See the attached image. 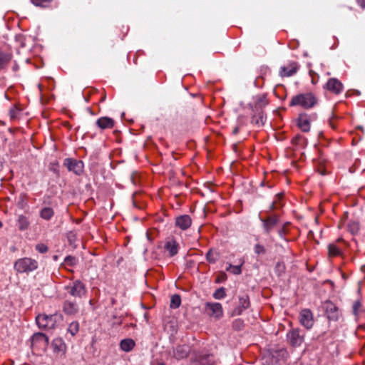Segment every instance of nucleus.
I'll return each mask as SVG.
<instances>
[{"mask_svg":"<svg viewBox=\"0 0 365 365\" xmlns=\"http://www.w3.org/2000/svg\"><path fill=\"white\" fill-rule=\"evenodd\" d=\"M361 304L359 301H355L352 306V312L355 316H358Z\"/></svg>","mask_w":365,"mask_h":365,"instance_id":"36","label":"nucleus"},{"mask_svg":"<svg viewBox=\"0 0 365 365\" xmlns=\"http://www.w3.org/2000/svg\"><path fill=\"white\" fill-rule=\"evenodd\" d=\"M266 252V250L264 248V246L259 245V244H257L255 246V252L257 254V255H263Z\"/></svg>","mask_w":365,"mask_h":365,"instance_id":"38","label":"nucleus"},{"mask_svg":"<svg viewBox=\"0 0 365 365\" xmlns=\"http://www.w3.org/2000/svg\"><path fill=\"white\" fill-rule=\"evenodd\" d=\"M344 242L342 238H338L336 242L330 243L328 245V255L329 257H334L341 255L342 247L338 246L336 243Z\"/></svg>","mask_w":365,"mask_h":365,"instance_id":"16","label":"nucleus"},{"mask_svg":"<svg viewBox=\"0 0 365 365\" xmlns=\"http://www.w3.org/2000/svg\"><path fill=\"white\" fill-rule=\"evenodd\" d=\"M36 250L40 253H46L48 251V247L43 244H38Z\"/></svg>","mask_w":365,"mask_h":365,"instance_id":"39","label":"nucleus"},{"mask_svg":"<svg viewBox=\"0 0 365 365\" xmlns=\"http://www.w3.org/2000/svg\"><path fill=\"white\" fill-rule=\"evenodd\" d=\"M251 122L252 124L256 125L258 127L262 126L265 122V117H264L263 112H259V113L255 114L252 117Z\"/></svg>","mask_w":365,"mask_h":365,"instance_id":"27","label":"nucleus"},{"mask_svg":"<svg viewBox=\"0 0 365 365\" xmlns=\"http://www.w3.org/2000/svg\"><path fill=\"white\" fill-rule=\"evenodd\" d=\"M305 333L299 328H293L287 333V340L294 347L301 346L304 341Z\"/></svg>","mask_w":365,"mask_h":365,"instance_id":"5","label":"nucleus"},{"mask_svg":"<svg viewBox=\"0 0 365 365\" xmlns=\"http://www.w3.org/2000/svg\"><path fill=\"white\" fill-rule=\"evenodd\" d=\"M2 227V223H1V222L0 221V227Z\"/></svg>","mask_w":365,"mask_h":365,"instance_id":"50","label":"nucleus"},{"mask_svg":"<svg viewBox=\"0 0 365 365\" xmlns=\"http://www.w3.org/2000/svg\"><path fill=\"white\" fill-rule=\"evenodd\" d=\"M325 88L336 95L341 93L344 90L342 83L336 78H329L326 83Z\"/></svg>","mask_w":365,"mask_h":365,"instance_id":"14","label":"nucleus"},{"mask_svg":"<svg viewBox=\"0 0 365 365\" xmlns=\"http://www.w3.org/2000/svg\"><path fill=\"white\" fill-rule=\"evenodd\" d=\"M179 247V244L173 238L167 240L165 245V249L169 252L170 257L178 254Z\"/></svg>","mask_w":365,"mask_h":365,"instance_id":"20","label":"nucleus"},{"mask_svg":"<svg viewBox=\"0 0 365 365\" xmlns=\"http://www.w3.org/2000/svg\"><path fill=\"white\" fill-rule=\"evenodd\" d=\"M278 207L277 205V203L276 202H273L271 205H270V207H269V209L270 210H275V209H277Z\"/></svg>","mask_w":365,"mask_h":365,"instance_id":"43","label":"nucleus"},{"mask_svg":"<svg viewBox=\"0 0 365 365\" xmlns=\"http://www.w3.org/2000/svg\"><path fill=\"white\" fill-rule=\"evenodd\" d=\"M135 341L133 339H129V338L123 339L120 342V349L123 351H125V352H129L131 350H133V349L135 347Z\"/></svg>","mask_w":365,"mask_h":365,"instance_id":"25","label":"nucleus"},{"mask_svg":"<svg viewBox=\"0 0 365 365\" xmlns=\"http://www.w3.org/2000/svg\"><path fill=\"white\" fill-rule=\"evenodd\" d=\"M114 124V120L109 117H101L96 121V125L103 130L112 128Z\"/></svg>","mask_w":365,"mask_h":365,"instance_id":"21","label":"nucleus"},{"mask_svg":"<svg viewBox=\"0 0 365 365\" xmlns=\"http://www.w3.org/2000/svg\"><path fill=\"white\" fill-rule=\"evenodd\" d=\"M64 262L68 264V265H73L76 264V259L74 257H72V256H67L66 258H65V260Z\"/></svg>","mask_w":365,"mask_h":365,"instance_id":"41","label":"nucleus"},{"mask_svg":"<svg viewBox=\"0 0 365 365\" xmlns=\"http://www.w3.org/2000/svg\"><path fill=\"white\" fill-rule=\"evenodd\" d=\"M239 132V128L238 127H235L233 130H232V133L233 134H237V133Z\"/></svg>","mask_w":365,"mask_h":365,"instance_id":"46","label":"nucleus"},{"mask_svg":"<svg viewBox=\"0 0 365 365\" xmlns=\"http://www.w3.org/2000/svg\"><path fill=\"white\" fill-rule=\"evenodd\" d=\"M205 310L210 316L217 319H220L223 315L222 307L218 302H207Z\"/></svg>","mask_w":365,"mask_h":365,"instance_id":"10","label":"nucleus"},{"mask_svg":"<svg viewBox=\"0 0 365 365\" xmlns=\"http://www.w3.org/2000/svg\"><path fill=\"white\" fill-rule=\"evenodd\" d=\"M360 328H361V329H365V324L361 325V326H360Z\"/></svg>","mask_w":365,"mask_h":365,"instance_id":"49","label":"nucleus"},{"mask_svg":"<svg viewBox=\"0 0 365 365\" xmlns=\"http://www.w3.org/2000/svg\"><path fill=\"white\" fill-rule=\"evenodd\" d=\"M250 302L249 297L247 294H244L239 297V302L237 306L233 309L231 316L241 315L242 312L250 307Z\"/></svg>","mask_w":365,"mask_h":365,"instance_id":"11","label":"nucleus"},{"mask_svg":"<svg viewBox=\"0 0 365 365\" xmlns=\"http://www.w3.org/2000/svg\"><path fill=\"white\" fill-rule=\"evenodd\" d=\"M19 109L16 107L13 106L9 110V116L11 120H16L18 118L19 114Z\"/></svg>","mask_w":365,"mask_h":365,"instance_id":"35","label":"nucleus"},{"mask_svg":"<svg viewBox=\"0 0 365 365\" xmlns=\"http://www.w3.org/2000/svg\"><path fill=\"white\" fill-rule=\"evenodd\" d=\"M329 125H330V126H331L332 128H334V129H335V128H336V125H335V124L334 123L333 119H330V120H329Z\"/></svg>","mask_w":365,"mask_h":365,"instance_id":"45","label":"nucleus"},{"mask_svg":"<svg viewBox=\"0 0 365 365\" xmlns=\"http://www.w3.org/2000/svg\"><path fill=\"white\" fill-rule=\"evenodd\" d=\"M323 309L329 321L336 322L339 319L341 314L338 307L331 301H326L323 304Z\"/></svg>","mask_w":365,"mask_h":365,"instance_id":"7","label":"nucleus"},{"mask_svg":"<svg viewBox=\"0 0 365 365\" xmlns=\"http://www.w3.org/2000/svg\"><path fill=\"white\" fill-rule=\"evenodd\" d=\"M226 296L225 289L223 287L218 288L213 293V297L216 299H222Z\"/></svg>","mask_w":365,"mask_h":365,"instance_id":"32","label":"nucleus"},{"mask_svg":"<svg viewBox=\"0 0 365 365\" xmlns=\"http://www.w3.org/2000/svg\"><path fill=\"white\" fill-rule=\"evenodd\" d=\"M31 1L37 6L46 7L49 5L51 0H31Z\"/></svg>","mask_w":365,"mask_h":365,"instance_id":"34","label":"nucleus"},{"mask_svg":"<svg viewBox=\"0 0 365 365\" xmlns=\"http://www.w3.org/2000/svg\"><path fill=\"white\" fill-rule=\"evenodd\" d=\"M317 103V98L312 93H306L293 96L289 105L291 106H299L305 109H309L314 107Z\"/></svg>","mask_w":365,"mask_h":365,"instance_id":"1","label":"nucleus"},{"mask_svg":"<svg viewBox=\"0 0 365 365\" xmlns=\"http://www.w3.org/2000/svg\"><path fill=\"white\" fill-rule=\"evenodd\" d=\"M63 164L69 171L74 173L76 175H79L83 172V163L81 160L66 158Z\"/></svg>","mask_w":365,"mask_h":365,"instance_id":"9","label":"nucleus"},{"mask_svg":"<svg viewBox=\"0 0 365 365\" xmlns=\"http://www.w3.org/2000/svg\"><path fill=\"white\" fill-rule=\"evenodd\" d=\"M31 347L34 351L44 352L48 345L49 339L44 334L38 332L33 334Z\"/></svg>","mask_w":365,"mask_h":365,"instance_id":"4","label":"nucleus"},{"mask_svg":"<svg viewBox=\"0 0 365 365\" xmlns=\"http://www.w3.org/2000/svg\"><path fill=\"white\" fill-rule=\"evenodd\" d=\"M38 262L30 257L19 259L14 263V268L19 273H28L38 268Z\"/></svg>","mask_w":365,"mask_h":365,"instance_id":"2","label":"nucleus"},{"mask_svg":"<svg viewBox=\"0 0 365 365\" xmlns=\"http://www.w3.org/2000/svg\"><path fill=\"white\" fill-rule=\"evenodd\" d=\"M78 311V305L74 302L66 301L63 304V312L68 315L76 314Z\"/></svg>","mask_w":365,"mask_h":365,"instance_id":"22","label":"nucleus"},{"mask_svg":"<svg viewBox=\"0 0 365 365\" xmlns=\"http://www.w3.org/2000/svg\"><path fill=\"white\" fill-rule=\"evenodd\" d=\"M65 287L68 293L73 297L81 298L86 293V285L79 279L74 280Z\"/></svg>","mask_w":365,"mask_h":365,"instance_id":"6","label":"nucleus"},{"mask_svg":"<svg viewBox=\"0 0 365 365\" xmlns=\"http://www.w3.org/2000/svg\"><path fill=\"white\" fill-rule=\"evenodd\" d=\"M11 55L9 53L0 50V71L5 68L7 63L11 61Z\"/></svg>","mask_w":365,"mask_h":365,"instance_id":"28","label":"nucleus"},{"mask_svg":"<svg viewBox=\"0 0 365 365\" xmlns=\"http://www.w3.org/2000/svg\"><path fill=\"white\" fill-rule=\"evenodd\" d=\"M298 127L303 132H308L310 129V123L306 115H300L298 118Z\"/></svg>","mask_w":365,"mask_h":365,"instance_id":"24","label":"nucleus"},{"mask_svg":"<svg viewBox=\"0 0 365 365\" xmlns=\"http://www.w3.org/2000/svg\"><path fill=\"white\" fill-rule=\"evenodd\" d=\"M52 347L54 353L64 355L66 352V344L61 338H56L52 341Z\"/></svg>","mask_w":365,"mask_h":365,"instance_id":"17","label":"nucleus"},{"mask_svg":"<svg viewBox=\"0 0 365 365\" xmlns=\"http://www.w3.org/2000/svg\"><path fill=\"white\" fill-rule=\"evenodd\" d=\"M192 225V220L188 215L178 217L175 220V225L182 230H187Z\"/></svg>","mask_w":365,"mask_h":365,"instance_id":"15","label":"nucleus"},{"mask_svg":"<svg viewBox=\"0 0 365 365\" xmlns=\"http://www.w3.org/2000/svg\"><path fill=\"white\" fill-rule=\"evenodd\" d=\"M260 220L262 223V227L264 232L269 235L279 222V217L277 215L268 216L266 218H261Z\"/></svg>","mask_w":365,"mask_h":365,"instance_id":"8","label":"nucleus"},{"mask_svg":"<svg viewBox=\"0 0 365 365\" xmlns=\"http://www.w3.org/2000/svg\"><path fill=\"white\" fill-rule=\"evenodd\" d=\"M79 330V324L77 322H71L68 328V331L71 334V336H75Z\"/></svg>","mask_w":365,"mask_h":365,"instance_id":"30","label":"nucleus"},{"mask_svg":"<svg viewBox=\"0 0 365 365\" xmlns=\"http://www.w3.org/2000/svg\"><path fill=\"white\" fill-rule=\"evenodd\" d=\"M357 2L362 8H365V0H357Z\"/></svg>","mask_w":365,"mask_h":365,"instance_id":"44","label":"nucleus"},{"mask_svg":"<svg viewBox=\"0 0 365 365\" xmlns=\"http://www.w3.org/2000/svg\"><path fill=\"white\" fill-rule=\"evenodd\" d=\"M206 259L210 263H215L218 259V255L210 250L206 254Z\"/></svg>","mask_w":365,"mask_h":365,"instance_id":"31","label":"nucleus"},{"mask_svg":"<svg viewBox=\"0 0 365 365\" xmlns=\"http://www.w3.org/2000/svg\"><path fill=\"white\" fill-rule=\"evenodd\" d=\"M61 316L57 314L52 315L39 314L36 317V322L40 329H53Z\"/></svg>","mask_w":365,"mask_h":365,"instance_id":"3","label":"nucleus"},{"mask_svg":"<svg viewBox=\"0 0 365 365\" xmlns=\"http://www.w3.org/2000/svg\"><path fill=\"white\" fill-rule=\"evenodd\" d=\"M240 265H232L229 264V267L226 269L227 271H230L234 274H240L242 272L241 266Z\"/></svg>","mask_w":365,"mask_h":365,"instance_id":"33","label":"nucleus"},{"mask_svg":"<svg viewBox=\"0 0 365 365\" xmlns=\"http://www.w3.org/2000/svg\"><path fill=\"white\" fill-rule=\"evenodd\" d=\"M349 229L351 233H356L359 230V224L356 222H352L349 224Z\"/></svg>","mask_w":365,"mask_h":365,"instance_id":"40","label":"nucleus"},{"mask_svg":"<svg viewBox=\"0 0 365 365\" xmlns=\"http://www.w3.org/2000/svg\"><path fill=\"white\" fill-rule=\"evenodd\" d=\"M41 218L44 220H50L54 216V210L51 207H43L39 212Z\"/></svg>","mask_w":365,"mask_h":365,"instance_id":"26","label":"nucleus"},{"mask_svg":"<svg viewBox=\"0 0 365 365\" xmlns=\"http://www.w3.org/2000/svg\"><path fill=\"white\" fill-rule=\"evenodd\" d=\"M299 68L296 62H292L288 66H283L280 69V75L282 76L289 77L295 74Z\"/></svg>","mask_w":365,"mask_h":365,"instance_id":"18","label":"nucleus"},{"mask_svg":"<svg viewBox=\"0 0 365 365\" xmlns=\"http://www.w3.org/2000/svg\"><path fill=\"white\" fill-rule=\"evenodd\" d=\"M276 268H277L279 271L283 272V271H284V264H282L277 263V266H276Z\"/></svg>","mask_w":365,"mask_h":365,"instance_id":"42","label":"nucleus"},{"mask_svg":"<svg viewBox=\"0 0 365 365\" xmlns=\"http://www.w3.org/2000/svg\"><path fill=\"white\" fill-rule=\"evenodd\" d=\"M283 232H284V231H283V230H279V235L281 237H282Z\"/></svg>","mask_w":365,"mask_h":365,"instance_id":"48","label":"nucleus"},{"mask_svg":"<svg viewBox=\"0 0 365 365\" xmlns=\"http://www.w3.org/2000/svg\"><path fill=\"white\" fill-rule=\"evenodd\" d=\"M193 363L194 365H215L214 357L210 354L199 355Z\"/></svg>","mask_w":365,"mask_h":365,"instance_id":"19","label":"nucleus"},{"mask_svg":"<svg viewBox=\"0 0 365 365\" xmlns=\"http://www.w3.org/2000/svg\"><path fill=\"white\" fill-rule=\"evenodd\" d=\"M190 353V347L187 344L178 345L173 348L172 356L177 360H181L187 358Z\"/></svg>","mask_w":365,"mask_h":365,"instance_id":"13","label":"nucleus"},{"mask_svg":"<svg viewBox=\"0 0 365 365\" xmlns=\"http://www.w3.org/2000/svg\"><path fill=\"white\" fill-rule=\"evenodd\" d=\"M16 225L20 231H25L29 229L30 221L26 216L19 215L17 218Z\"/></svg>","mask_w":365,"mask_h":365,"instance_id":"23","label":"nucleus"},{"mask_svg":"<svg viewBox=\"0 0 365 365\" xmlns=\"http://www.w3.org/2000/svg\"><path fill=\"white\" fill-rule=\"evenodd\" d=\"M243 326H244L243 321L240 319H235L232 322V327H233V329H235L236 330L242 329Z\"/></svg>","mask_w":365,"mask_h":365,"instance_id":"37","label":"nucleus"},{"mask_svg":"<svg viewBox=\"0 0 365 365\" xmlns=\"http://www.w3.org/2000/svg\"><path fill=\"white\" fill-rule=\"evenodd\" d=\"M181 303V298L178 294H174L171 297L170 299V307L173 309H177L180 307Z\"/></svg>","mask_w":365,"mask_h":365,"instance_id":"29","label":"nucleus"},{"mask_svg":"<svg viewBox=\"0 0 365 365\" xmlns=\"http://www.w3.org/2000/svg\"><path fill=\"white\" fill-rule=\"evenodd\" d=\"M18 69H19V66H18V65L15 64V65L14 66V67H13V70H14V71H17Z\"/></svg>","mask_w":365,"mask_h":365,"instance_id":"47","label":"nucleus"},{"mask_svg":"<svg viewBox=\"0 0 365 365\" xmlns=\"http://www.w3.org/2000/svg\"><path fill=\"white\" fill-rule=\"evenodd\" d=\"M300 324L307 329H309L313 327L314 319L313 314L309 309H303L299 313Z\"/></svg>","mask_w":365,"mask_h":365,"instance_id":"12","label":"nucleus"}]
</instances>
